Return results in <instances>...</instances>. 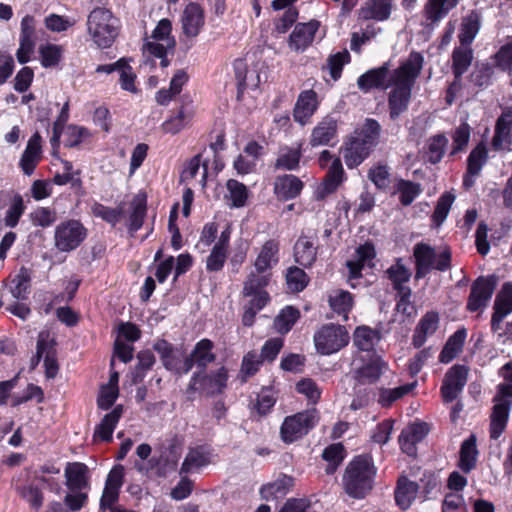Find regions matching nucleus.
Wrapping results in <instances>:
<instances>
[{"mask_svg":"<svg viewBox=\"0 0 512 512\" xmlns=\"http://www.w3.org/2000/svg\"><path fill=\"white\" fill-rule=\"evenodd\" d=\"M24 210L25 205L22 196L19 194L14 195L5 214V225L11 228L15 227L24 213Z\"/></svg>","mask_w":512,"mask_h":512,"instance_id":"e2e57ef3","label":"nucleus"},{"mask_svg":"<svg viewBox=\"0 0 512 512\" xmlns=\"http://www.w3.org/2000/svg\"><path fill=\"white\" fill-rule=\"evenodd\" d=\"M130 207L128 228L131 232H136L141 228L146 214V196L144 194H137L132 199Z\"/></svg>","mask_w":512,"mask_h":512,"instance_id":"3c124183","label":"nucleus"},{"mask_svg":"<svg viewBox=\"0 0 512 512\" xmlns=\"http://www.w3.org/2000/svg\"><path fill=\"white\" fill-rule=\"evenodd\" d=\"M278 244L273 241H267L257 255L254 266L258 273H265L278 262Z\"/></svg>","mask_w":512,"mask_h":512,"instance_id":"f704fd0d","label":"nucleus"},{"mask_svg":"<svg viewBox=\"0 0 512 512\" xmlns=\"http://www.w3.org/2000/svg\"><path fill=\"white\" fill-rule=\"evenodd\" d=\"M295 261L303 267H310L316 260V237H300L294 246Z\"/></svg>","mask_w":512,"mask_h":512,"instance_id":"7c9ffc66","label":"nucleus"},{"mask_svg":"<svg viewBox=\"0 0 512 512\" xmlns=\"http://www.w3.org/2000/svg\"><path fill=\"white\" fill-rule=\"evenodd\" d=\"M423 66V56L412 52L407 60L393 71L389 94L390 117L396 119L409 104L412 86Z\"/></svg>","mask_w":512,"mask_h":512,"instance_id":"f257e3e1","label":"nucleus"},{"mask_svg":"<svg viewBox=\"0 0 512 512\" xmlns=\"http://www.w3.org/2000/svg\"><path fill=\"white\" fill-rule=\"evenodd\" d=\"M497 285L495 276L479 277L474 281L468 298L467 308L470 311H477L486 307Z\"/></svg>","mask_w":512,"mask_h":512,"instance_id":"9d476101","label":"nucleus"},{"mask_svg":"<svg viewBox=\"0 0 512 512\" xmlns=\"http://www.w3.org/2000/svg\"><path fill=\"white\" fill-rule=\"evenodd\" d=\"M301 158V144L297 147H283L279 151L276 167L285 170H294L298 167Z\"/></svg>","mask_w":512,"mask_h":512,"instance_id":"bf43d9fd","label":"nucleus"},{"mask_svg":"<svg viewBox=\"0 0 512 512\" xmlns=\"http://www.w3.org/2000/svg\"><path fill=\"white\" fill-rule=\"evenodd\" d=\"M477 456L478 450L476 447V438L474 435H471L461 445L459 460L460 469L465 473H469L476 465Z\"/></svg>","mask_w":512,"mask_h":512,"instance_id":"de8ad7c7","label":"nucleus"},{"mask_svg":"<svg viewBox=\"0 0 512 512\" xmlns=\"http://www.w3.org/2000/svg\"><path fill=\"white\" fill-rule=\"evenodd\" d=\"M213 343L208 339L200 340L191 355L186 357L181 365L180 373H188L196 363L200 367H206L209 363L213 362L215 355L212 352Z\"/></svg>","mask_w":512,"mask_h":512,"instance_id":"6ab92c4d","label":"nucleus"},{"mask_svg":"<svg viewBox=\"0 0 512 512\" xmlns=\"http://www.w3.org/2000/svg\"><path fill=\"white\" fill-rule=\"evenodd\" d=\"M211 463V452L205 447H196L190 449L187 453L182 466V473H190L194 470L200 469Z\"/></svg>","mask_w":512,"mask_h":512,"instance_id":"e433bc0d","label":"nucleus"},{"mask_svg":"<svg viewBox=\"0 0 512 512\" xmlns=\"http://www.w3.org/2000/svg\"><path fill=\"white\" fill-rule=\"evenodd\" d=\"M182 30L187 37H196L205 24L202 7L196 3H189L181 15Z\"/></svg>","mask_w":512,"mask_h":512,"instance_id":"f3484780","label":"nucleus"},{"mask_svg":"<svg viewBox=\"0 0 512 512\" xmlns=\"http://www.w3.org/2000/svg\"><path fill=\"white\" fill-rule=\"evenodd\" d=\"M65 487L67 489L63 499L65 506L73 512L81 510L87 503L90 488H80L72 485H65Z\"/></svg>","mask_w":512,"mask_h":512,"instance_id":"09e8293b","label":"nucleus"},{"mask_svg":"<svg viewBox=\"0 0 512 512\" xmlns=\"http://www.w3.org/2000/svg\"><path fill=\"white\" fill-rule=\"evenodd\" d=\"M87 30L97 47L108 48L118 36L119 21L110 10L95 8L88 15Z\"/></svg>","mask_w":512,"mask_h":512,"instance_id":"20e7f679","label":"nucleus"},{"mask_svg":"<svg viewBox=\"0 0 512 512\" xmlns=\"http://www.w3.org/2000/svg\"><path fill=\"white\" fill-rule=\"evenodd\" d=\"M328 302L333 312L341 316L345 321L348 319V313L354 305L353 297L348 291L341 289L331 291L328 296Z\"/></svg>","mask_w":512,"mask_h":512,"instance_id":"c9c22d12","label":"nucleus"},{"mask_svg":"<svg viewBox=\"0 0 512 512\" xmlns=\"http://www.w3.org/2000/svg\"><path fill=\"white\" fill-rule=\"evenodd\" d=\"M374 257L375 250L373 245L365 243L357 249L355 258L347 261V268L349 270L348 281L352 287L356 286L352 281L361 277L362 269L372 266Z\"/></svg>","mask_w":512,"mask_h":512,"instance_id":"a211bd4d","label":"nucleus"},{"mask_svg":"<svg viewBox=\"0 0 512 512\" xmlns=\"http://www.w3.org/2000/svg\"><path fill=\"white\" fill-rule=\"evenodd\" d=\"M226 189L227 193L225 198L231 207L240 208L246 205L249 197V191L243 183L235 179H230L226 183Z\"/></svg>","mask_w":512,"mask_h":512,"instance_id":"49530a36","label":"nucleus"},{"mask_svg":"<svg viewBox=\"0 0 512 512\" xmlns=\"http://www.w3.org/2000/svg\"><path fill=\"white\" fill-rule=\"evenodd\" d=\"M466 337L467 332L465 329H459L454 334H452L448 338L443 350L440 353V362H451L462 351Z\"/></svg>","mask_w":512,"mask_h":512,"instance_id":"a19ab883","label":"nucleus"},{"mask_svg":"<svg viewBox=\"0 0 512 512\" xmlns=\"http://www.w3.org/2000/svg\"><path fill=\"white\" fill-rule=\"evenodd\" d=\"M92 213L95 217L101 218L115 226L122 218L123 208H110L100 203H95L92 206Z\"/></svg>","mask_w":512,"mask_h":512,"instance_id":"0e129e2a","label":"nucleus"},{"mask_svg":"<svg viewBox=\"0 0 512 512\" xmlns=\"http://www.w3.org/2000/svg\"><path fill=\"white\" fill-rule=\"evenodd\" d=\"M480 28V17L478 13L472 11L463 18L459 40L461 45H469L473 42Z\"/></svg>","mask_w":512,"mask_h":512,"instance_id":"8fccbe9b","label":"nucleus"},{"mask_svg":"<svg viewBox=\"0 0 512 512\" xmlns=\"http://www.w3.org/2000/svg\"><path fill=\"white\" fill-rule=\"evenodd\" d=\"M49 335L48 333L41 332L37 341V356L41 358L45 355L44 366L46 376L48 378H54L58 372V364L53 355L49 351Z\"/></svg>","mask_w":512,"mask_h":512,"instance_id":"c03bdc74","label":"nucleus"},{"mask_svg":"<svg viewBox=\"0 0 512 512\" xmlns=\"http://www.w3.org/2000/svg\"><path fill=\"white\" fill-rule=\"evenodd\" d=\"M411 289L401 288L400 292H397V304L396 312L403 316V318H413L416 315V308L410 301Z\"/></svg>","mask_w":512,"mask_h":512,"instance_id":"680f3d73","label":"nucleus"},{"mask_svg":"<svg viewBox=\"0 0 512 512\" xmlns=\"http://www.w3.org/2000/svg\"><path fill=\"white\" fill-rule=\"evenodd\" d=\"M393 8V0H367L359 9L358 17L361 20H387Z\"/></svg>","mask_w":512,"mask_h":512,"instance_id":"4be33fe9","label":"nucleus"},{"mask_svg":"<svg viewBox=\"0 0 512 512\" xmlns=\"http://www.w3.org/2000/svg\"><path fill=\"white\" fill-rule=\"evenodd\" d=\"M439 326V316L435 312H427L415 328L412 344L419 348L424 345L428 337L432 336Z\"/></svg>","mask_w":512,"mask_h":512,"instance_id":"c85d7f7f","label":"nucleus"},{"mask_svg":"<svg viewBox=\"0 0 512 512\" xmlns=\"http://www.w3.org/2000/svg\"><path fill=\"white\" fill-rule=\"evenodd\" d=\"M65 485L91 489V474L82 462H68L64 468Z\"/></svg>","mask_w":512,"mask_h":512,"instance_id":"bb28decb","label":"nucleus"},{"mask_svg":"<svg viewBox=\"0 0 512 512\" xmlns=\"http://www.w3.org/2000/svg\"><path fill=\"white\" fill-rule=\"evenodd\" d=\"M345 457L341 444H332L323 451V458L328 462L326 472L332 474Z\"/></svg>","mask_w":512,"mask_h":512,"instance_id":"338daca9","label":"nucleus"},{"mask_svg":"<svg viewBox=\"0 0 512 512\" xmlns=\"http://www.w3.org/2000/svg\"><path fill=\"white\" fill-rule=\"evenodd\" d=\"M375 469L368 456L356 457L347 467L343 477L346 493L353 498H363L372 488Z\"/></svg>","mask_w":512,"mask_h":512,"instance_id":"7ed1b4c3","label":"nucleus"},{"mask_svg":"<svg viewBox=\"0 0 512 512\" xmlns=\"http://www.w3.org/2000/svg\"><path fill=\"white\" fill-rule=\"evenodd\" d=\"M175 45L167 44L146 38L142 46V54L144 57V64L153 66L154 59H160V65L166 68L169 65L167 55L173 52Z\"/></svg>","mask_w":512,"mask_h":512,"instance_id":"5701e85b","label":"nucleus"},{"mask_svg":"<svg viewBox=\"0 0 512 512\" xmlns=\"http://www.w3.org/2000/svg\"><path fill=\"white\" fill-rule=\"evenodd\" d=\"M488 158V152L484 143H479L469 154L467 159V173L463 179V185L469 188Z\"/></svg>","mask_w":512,"mask_h":512,"instance_id":"cd10ccee","label":"nucleus"},{"mask_svg":"<svg viewBox=\"0 0 512 512\" xmlns=\"http://www.w3.org/2000/svg\"><path fill=\"white\" fill-rule=\"evenodd\" d=\"M319 107L317 93L311 89L302 91L293 109L294 120L304 126L310 122Z\"/></svg>","mask_w":512,"mask_h":512,"instance_id":"4468645a","label":"nucleus"},{"mask_svg":"<svg viewBox=\"0 0 512 512\" xmlns=\"http://www.w3.org/2000/svg\"><path fill=\"white\" fill-rule=\"evenodd\" d=\"M86 229L77 220H69L59 224L54 233L55 247L61 252L76 249L85 239Z\"/></svg>","mask_w":512,"mask_h":512,"instance_id":"6e6552de","label":"nucleus"},{"mask_svg":"<svg viewBox=\"0 0 512 512\" xmlns=\"http://www.w3.org/2000/svg\"><path fill=\"white\" fill-rule=\"evenodd\" d=\"M234 68L240 90L256 89L259 86L261 78L257 69H247L245 63L241 60L235 61Z\"/></svg>","mask_w":512,"mask_h":512,"instance_id":"37998d69","label":"nucleus"},{"mask_svg":"<svg viewBox=\"0 0 512 512\" xmlns=\"http://www.w3.org/2000/svg\"><path fill=\"white\" fill-rule=\"evenodd\" d=\"M316 409H308L287 416L280 428L281 439L285 443H292L305 436L318 422Z\"/></svg>","mask_w":512,"mask_h":512,"instance_id":"423d86ee","label":"nucleus"},{"mask_svg":"<svg viewBox=\"0 0 512 512\" xmlns=\"http://www.w3.org/2000/svg\"><path fill=\"white\" fill-rule=\"evenodd\" d=\"M16 491L32 509L39 510L42 507L44 502L43 492L41 488L34 482L23 486H17Z\"/></svg>","mask_w":512,"mask_h":512,"instance_id":"5fc2aeb1","label":"nucleus"},{"mask_svg":"<svg viewBox=\"0 0 512 512\" xmlns=\"http://www.w3.org/2000/svg\"><path fill=\"white\" fill-rule=\"evenodd\" d=\"M419 486L417 483L401 477L398 480V485L395 491V500L398 506L405 510L409 508L412 502L416 499Z\"/></svg>","mask_w":512,"mask_h":512,"instance_id":"58836bf2","label":"nucleus"},{"mask_svg":"<svg viewBox=\"0 0 512 512\" xmlns=\"http://www.w3.org/2000/svg\"><path fill=\"white\" fill-rule=\"evenodd\" d=\"M344 180V169L339 158L333 159L323 183L317 188L315 196L323 199L335 192Z\"/></svg>","mask_w":512,"mask_h":512,"instance_id":"412c9836","label":"nucleus"},{"mask_svg":"<svg viewBox=\"0 0 512 512\" xmlns=\"http://www.w3.org/2000/svg\"><path fill=\"white\" fill-rule=\"evenodd\" d=\"M319 26V22L315 20L297 24L289 36V47L296 52L306 50L313 42Z\"/></svg>","mask_w":512,"mask_h":512,"instance_id":"dca6fc26","label":"nucleus"},{"mask_svg":"<svg viewBox=\"0 0 512 512\" xmlns=\"http://www.w3.org/2000/svg\"><path fill=\"white\" fill-rule=\"evenodd\" d=\"M512 405V384H499L491 414L490 436L498 439L506 428Z\"/></svg>","mask_w":512,"mask_h":512,"instance_id":"0eeeda50","label":"nucleus"},{"mask_svg":"<svg viewBox=\"0 0 512 512\" xmlns=\"http://www.w3.org/2000/svg\"><path fill=\"white\" fill-rule=\"evenodd\" d=\"M452 59L455 77L460 78L462 74L466 72L472 62V49L469 45H461L460 47L455 48L453 51Z\"/></svg>","mask_w":512,"mask_h":512,"instance_id":"13d9d810","label":"nucleus"},{"mask_svg":"<svg viewBox=\"0 0 512 512\" xmlns=\"http://www.w3.org/2000/svg\"><path fill=\"white\" fill-rule=\"evenodd\" d=\"M300 318V311L293 306L284 307L274 319V328L281 334L288 333Z\"/></svg>","mask_w":512,"mask_h":512,"instance_id":"864d4df0","label":"nucleus"},{"mask_svg":"<svg viewBox=\"0 0 512 512\" xmlns=\"http://www.w3.org/2000/svg\"><path fill=\"white\" fill-rule=\"evenodd\" d=\"M392 75L393 72H390L388 64L385 63L381 67L371 69L361 75L357 80V85L364 92L374 88L385 90L392 84L390 80Z\"/></svg>","mask_w":512,"mask_h":512,"instance_id":"2eb2a0df","label":"nucleus"},{"mask_svg":"<svg viewBox=\"0 0 512 512\" xmlns=\"http://www.w3.org/2000/svg\"><path fill=\"white\" fill-rule=\"evenodd\" d=\"M230 229L227 227L222 231L217 243L213 247L206 261V268L209 271H219L222 269L227 256V247L230 239Z\"/></svg>","mask_w":512,"mask_h":512,"instance_id":"2f4dec72","label":"nucleus"},{"mask_svg":"<svg viewBox=\"0 0 512 512\" xmlns=\"http://www.w3.org/2000/svg\"><path fill=\"white\" fill-rule=\"evenodd\" d=\"M154 349L161 356L164 366L172 371L180 373L181 365L178 364L180 352H175L170 344L164 340H159L154 344Z\"/></svg>","mask_w":512,"mask_h":512,"instance_id":"4d7b16f0","label":"nucleus"},{"mask_svg":"<svg viewBox=\"0 0 512 512\" xmlns=\"http://www.w3.org/2000/svg\"><path fill=\"white\" fill-rule=\"evenodd\" d=\"M455 201V195L451 192L444 193L437 201L435 211L433 213V221L437 226L441 225L447 218L450 208Z\"/></svg>","mask_w":512,"mask_h":512,"instance_id":"69168bd1","label":"nucleus"},{"mask_svg":"<svg viewBox=\"0 0 512 512\" xmlns=\"http://www.w3.org/2000/svg\"><path fill=\"white\" fill-rule=\"evenodd\" d=\"M380 124L374 119H366L360 129L355 130L342 148L343 159L348 168L360 165L377 144L380 136Z\"/></svg>","mask_w":512,"mask_h":512,"instance_id":"f03ea898","label":"nucleus"},{"mask_svg":"<svg viewBox=\"0 0 512 512\" xmlns=\"http://www.w3.org/2000/svg\"><path fill=\"white\" fill-rule=\"evenodd\" d=\"M313 341L319 354L331 355L348 345L350 335L344 326L327 323L315 331Z\"/></svg>","mask_w":512,"mask_h":512,"instance_id":"39448f33","label":"nucleus"},{"mask_svg":"<svg viewBox=\"0 0 512 512\" xmlns=\"http://www.w3.org/2000/svg\"><path fill=\"white\" fill-rule=\"evenodd\" d=\"M292 486L293 478L282 475L276 480L263 485L260 489V494L265 500H273L284 496Z\"/></svg>","mask_w":512,"mask_h":512,"instance_id":"79ce46f5","label":"nucleus"},{"mask_svg":"<svg viewBox=\"0 0 512 512\" xmlns=\"http://www.w3.org/2000/svg\"><path fill=\"white\" fill-rule=\"evenodd\" d=\"M337 120L327 115L312 129L309 144L312 147L330 146L337 142Z\"/></svg>","mask_w":512,"mask_h":512,"instance_id":"f8f14e48","label":"nucleus"},{"mask_svg":"<svg viewBox=\"0 0 512 512\" xmlns=\"http://www.w3.org/2000/svg\"><path fill=\"white\" fill-rule=\"evenodd\" d=\"M512 143V114L504 113L497 120L492 147L495 150L509 149Z\"/></svg>","mask_w":512,"mask_h":512,"instance_id":"c756f323","label":"nucleus"},{"mask_svg":"<svg viewBox=\"0 0 512 512\" xmlns=\"http://www.w3.org/2000/svg\"><path fill=\"white\" fill-rule=\"evenodd\" d=\"M302 189V181L291 174L277 177L274 183L275 194L278 198L283 200H289L297 197Z\"/></svg>","mask_w":512,"mask_h":512,"instance_id":"473e14b6","label":"nucleus"},{"mask_svg":"<svg viewBox=\"0 0 512 512\" xmlns=\"http://www.w3.org/2000/svg\"><path fill=\"white\" fill-rule=\"evenodd\" d=\"M30 273L28 269L21 268L10 281V292L16 299L24 300L29 294Z\"/></svg>","mask_w":512,"mask_h":512,"instance_id":"6e6d98bb","label":"nucleus"},{"mask_svg":"<svg viewBox=\"0 0 512 512\" xmlns=\"http://www.w3.org/2000/svg\"><path fill=\"white\" fill-rule=\"evenodd\" d=\"M512 312V283H505L496 296L494 313L492 316V328L498 329L502 320Z\"/></svg>","mask_w":512,"mask_h":512,"instance_id":"a878e982","label":"nucleus"},{"mask_svg":"<svg viewBox=\"0 0 512 512\" xmlns=\"http://www.w3.org/2000/svg\"><path fill=\"white\" fill-rule=\"evenodd\" d=\"M387 369L381 359H374L355 371V378L360 384H371L377 381Z\"/></svg>","mask_w":512,"mask_h":512,"instance_id":"ea45409f","label":"nucleus"},{"mask_svg":"<svg viewBox=\"0 0 512 512\" xmlns=\"http://www.w3.org/2000/svg\"><path fill=\"white\" fill-rule=\"evenodd\" d=\"M228 380V373L224 367L217 369L211 374L205 372L195 373L189 383V389L199 391L207 395L220 393Z\"/></svg>","mask_w":512,"mask_h":512,"instance_id":"1a4fd4ad","label":"nucleus"},{"mask_svg":"<svg viewBox=\"0 0 512 512\" xmlns=\"http://www.w3.org/2000/svg\"><path fill=\"white\" fill-rule=\"evenodd\" d=\"M459 2L460 0H427L423 9L427 25H437Z\"/></svg>","mask_w":512,"mask_h":512,"instance_id":"393cba45","label":"nucleus"},{"mask_svg":"<svg viewBox=\"0 0 512 512\" xmlns=\"http://www.w3.org/2000/svg\"><path fill=\"white\" fill-rule=\"evenodd\" d=\"M38 53L44 68H56L63 58L64 49L61 45L46 43L39 46Z\"/></svg>","mask_w":512,"mask_h":512,"instance_id":"a18cd8bd","label":"nucleus"},{"mask_svg":"<svg viewBox=\"0 0 512 512\" xmlns=\"http://www.w3.org/2000/svg\"><path fill=\"white\" fill-rule=\"evenodd\" d=\"M122 414V405L115 406L111 412L107 413L100 424L96 427L94 432V439H99L106 442L110 441L112 439L113 431L116 428V425L118 424Z\"/></svg>","mask_w":512,"mask_h":512,"instance_id":"72a5a7b5","label":"nucleus"},{"mask_svg":"<svg viewBox=\"0 0 512 512\" xmlns=\"http://www.w3.org/2000/svg\"><path fill=\"white\" fill-rule=\"evenodd\" d=\"M124 467L122 465L114 466L105 482V487L100 500V509H111L113 504L118 501L119 492L123 485Z\"/></svg>","mask_w":512,"mask_h":512,"instance_id":"ddd939ff","label":"nucleus"},{"mask_svg":"<svg viewBox=\"0 0 512 512\" xmlns=\"http://www.w3.org/2000/svg\"><path fill=\"white\" fill-rule=\"evenodd\" d=\"M354 344L362 351H371L378 344L380 334L367 326L358 327L354 332Z\"/></svg>","mask_w":512,"mask_h":512,"instance_id":"603ef678","label":"nucleus"},{"mask_svg":"<svg viewBox=\"0 0 512 512\" xmlns=\"http://www.w3.org/2000/svg\"><path fill=\"white\" fill-rule=\"evenodd\" d=\"M416 386V382L404 384L392 389H380L378 402L383 407L391 406L395 401L411 392Z\"/></svg>","mask_w":512,"mask_h":512,"instance_id":"052dcab7","label":"nucleus"},{"mask_svg":"<svg viewBox=\"0 0 512 512\" xmlns=\"http://www.w3.org/2000/svg\"><path fill=\"white\" fill-rule=\"evenodd\" d=\"M468 369L463 365H454L445 375L441 394L445 402H452L457 398L467 381Z\"/></svg>","mask_w":512,"mask_h":512,"instance_id":"9b49d317","label":"nucleus"},{"mask_svg":"<svg viewBox=\"0 0 512 512\" xmlns=\"http://www.w3.org/2000/svg\"><path fill=\"white\" fill-rule=\"evenodd\" d=\"M427 434L428 426L425 423H414L406 427L399 436L402 451L409 456H414L416 444L422 441Z\"/></svg>","mask_w":512,"mask_h":512,"instance_id":"aec40b11","label":"nucleus"},{"mask_svg":"<svg viewBox=\"0 0 512 512\" xmlns=\"http://www.w3.org/2000/svg\"><path fill=\"white\" fill-rule=\"evenodd\" d=\"M29 218L34 226L43 228L51 226L57 219L56 211L48 207H37L30 213Z\"/></svg>","mask_w":512,"mask_h":512,"instance_id":"774afa93","label":"nucleus"},{"mask_svg":"<svg viewBox=\"0 0 512 512\" xmlns=\"http://www.w3.org/2000/svg\"><path fill=\"white\" fill-rule=\"evenodd\" d=\"M416 260V278L424 277L434 267L436 253L426 244H417L414 248Z\"/></svg>","mask_w":512,"mask_h":512,"instance_id":"4c0bfd02","label":"nucleus"},{"mask_svg":"<svg viewBox=\"0 0 512 512\" xmlns=\"http://www.w3.org/2000/svg\"><path fill=\"white\" fill-rule=\"evenodd\" d=\"M42 157L41 136L34 133L20 159V167L24 174L31 175Z\"/></svg>","mask_w":512,"mask_h":512,"instance_id":"b1692460","label":"nucleus"}]
</instances>
